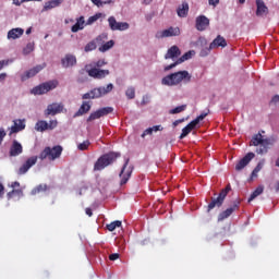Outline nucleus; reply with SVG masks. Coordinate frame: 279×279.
I'll return each instance as SVG.
<instances>
[{"label":"nucleus","mask_w":279,"mask_h":279,"mask_svg":"<svg viewBox=\"0 0 279 279\" xmlns=\"http://www.w3.org/2000/svg\"><path fill=\"white\" fill-rule=\"evenodd\" d=\"M14 195H17L19 197H23V190L17 189V190H12L7 194L8 199H12Z\"/></svg>","instance_id":"obj_39"},{"label":"nucleus","mask_w":279,"mask_h":279,"mask_svg":"<svg viewBox=\"0 0 279 279\" xmlns=\"http://www.w3.org/2000/svg\"><path fill=\"white\" fill-rule=\"evenodd\" d=\"M90 147V141L86 140L83 143H80L77 145L78 151H88V148Z\"/></svg>","instance_id":"obj_38"},{"label":"nucleus","mask_w":279,"mask_h":279,"mask_svg":"<svg viewBox=\"0 0 279 279\" xmlns=\"http://www.w3.org/2000/svg\"><path fill=\"white\" fill-rule=\"evenodd\" d=\"M47 191H49V185L41 183L31 191V195H39V193H47Z\"/></svg>","instance_id":"obj_31"},{"label":"nucleus","mask_w":279,"mask_h":279,"mask_svg":"<svg viewBox=\"0 0 279 279\" xmlns=\"http://www.w3.org/2000/svg\"><path fill=\"white\" fill-rule=\"evenodd\" d=\"M182 56V51H180V48L178 46H172L168 49L167 53L165 54L166 60H173L174 58H178Z\"/></svg>","instance_id":"obj_22"},{"label":"nucleus","mask_w":279,"mask_h":279,"mask_svg":"<svg viewBox=\"0 0 279 279\" xmlns=\"http://www.w3.org/2000/svg\"><path fill=\"white\" fill-rule=\"evenodd\" d=\"M57 87H58V81H49L34 87L31 90V93L32 95H47L49 90H53V88H57Z\"/></svg>","instance_id":"obj_6"},{"label":"nucleus","mask_w":279,"mask_h":279,"mask_svg":"<svg viewBox=\"0 0 279 279\" xmlns=\"http://www.w3.org/2000/svg\"><path fill=\"white\" fill-rule=\"evenodd\" d=\"M121 220H116L113 222H110L109 225H107V230H109V232H114V230H117V228H121Z\"/></svg>","instance_id":"obj_37"},{"label":"nucleus","mask_w":279,"mask_h":279,"mask_svg":"<svg viewBox=\"0 0 279 279\" xmlns=\"http://www.w3.org/2000/svg\"><path fill=\"white\" fill-rule=\"evenodd\" d=\"M63 69H71L77 64V57L75 54L68 53L61 59Z\"/></svg>","instance_id":"obj_14"},{"label":"nucleus","mask_w":279,"mask_h":279,"mask_svg":"<svg viewBox=\"0 0 279 279\" xmlns=\"http://www.w3.org/2000/svg\"><path fill=\"white\" fill-rule=\"evenodd\" d=\"M64 0H50L45 3L43 12H47L49 10H53V8H58Z\"/></svg>","instance_id":"obj_28"},{"label":"nucleus","mask_w":279,"mask_h":279,"mask_svg":"<svg viewBox=\"0 0 279 279\" xmlns=\"http://www.w3.org/2000/svg\"><path fill=\"white\" fill-rule=\"evenodd\" d=\"M97 49V44L95 41H90L85 46V51H95Z\"/></svg>","instance_id":"obj_45"},{"label":"nucleus","mask_w":279,"mask_h":279,"mask_svg":"<svg viewBox=\"0 0 279 279\" xmlns=\"http://www.w3.org/2000/svg\"><path fill=\"white\" fill-rule=\"evenodd\" d=\"M36 132H46V130H49V123L45 120H39L35 124Z\"/></svg>","instance_id":"obj_33"},{"label":"nucleus","mask_w":279,"mask_h":279,"mask_svg":"<svg viewBox=\"0 0 279 279\" xmlns=\"http://www.w3.org/2000/svg\"><path fill=\"white\" fill-rule=\"evenodd\" d=\"M177 14L180 16V19L186 17L189 15V3L183 2L181 7L178 8Z\"/></svg>","instance_id":"obj_32"},{"label":"nucleus","mask_w":279,"mask_h":279,"mask_svg":"<svg viewBox=\"0 0 279 279\" xmlns=\"http://www.w3.org/2000/svg\"><path fill=\"white\" fill-rule=\"evenodd\" d=\"M92 1V3H94V5H97V8H101V5H106V4H108V3H111L112 2V0H109V1H101V0H90Z\"/></svg>","instance_id":"obj_46"},{"label":"nucleus","mask_w":279,"mask_h":279,"mask_svg":"<svg viewBox=\"0 0 279 279\" xmlns=\"http://www.w3.org/2000/svg\"><path fill=\"white\" fill-rule=\"evenodd\" d=\"M279 102V95H275L272 98H271V104H278Z\"/></svg>","instance_id":"obj_59"},{"label":"nucleus","mask_w":279,"mask_h":279,"mask_svg":"<svg viewBox=\"0 0 279 279\" xmlns=\"http://www.w3.org/2000/svg\"><path fill=\"white\" fill-rule=\"evenodd\" d=\"M256 16H267L269 14V8L263 0H256Z\"/></svg>","instance_id":"obj_20"},{"label":"nucleus","mask_w":279,"mask_h":279,"mask_svg":"<svg viewBox=\"0 0 279 279\" xmlns=\"http://www.w3.org/2000/svg\"><path fill=\"white\" fill-rule=\"evenodd\" d=\"M180 34H181L180 27L170 26L168 29L157 32L155 37L158 38V39H160V38H171L173 36H180Z\"/></svg>","instance_id":"obj_9"},{"label":"nucleus","mask_w":279,"mask_h":279,"mask_svg":"<svg viewBox=\"0 0 279 279\" xmlns=\"http://www.w3.org/2000/svg\"><path fill=\"white\" fill-rule=\"evenodd\" d=\"M191 51L185 52L181 58H179L174 63L167 65L165 68V71H171V69H175V66H178V64H182V62H186V60H191Z\"/></svg>","instance_id":"obj_24"},{"label":"nucleus","mask_w":279,"mask_h":279,"mask_svg":"<svg viewBox=\"0 0 279 279\" xmlns=\"http://www.w3.org/2000/svg\"><path fill=\"white\" fill-rule=\"evenodd\" d=\"M210 48H205L203 50H201V56L202 58H206V56H208V53H210Z\"/></svg>","instance_id":"obj_51"},{"label":"nucleus","mask_w":279,"mask_h":279,"mask_svg":"<svg viewBox=\"0 0 279 279\" xmlns=\"http://www.w3.org/2000/svg\"><path fill=\"white\" fill-rule=\"evenodd\" d=\"M19 186H21V183H19V181H15V182H13V183L11 184V187H12V189H16V187H19Z\"/></svg>","instance_id":"obj_62"},{"label":"nucleus","mask_w":279,"mask_h":279,"mask_svg":"<svg viewBox=\"0 0 279 279\" xmlns=\"http://www.w3.org/2000/svg\"><path fill=\"white\" fill-rule=\"evenodd\" d=\"M119 256H120L119 253H113L109 255V260H118Z\"/></svg>","instance_id":"obj_54"},{"label":"nucleus","mask_w":279,"mask_h":279,"mask_svg":"<svg viewBox=\"0 0 279 279\" xmlns=\"http://www.w3.org/2000/svg\"><path fill=\"white\" fill-rule=\"evenodd\" d=\"M276 143L275 138L267 137L263 138V133L255 134L251 140V145H253L256 148V154L259 156H265L269 151V147Z\"/></svg>","instance_id":"obj_1"},{"label":"nucleus","mask_w":279,"mask_h":279,"mask_svg":"<svg viewBox=\"0 0 279 279\" xmlns=\"http://www.w3.org/2000/svg\"><path fill=\"white\" fill-rule=\"evenodd\" d=\"M85 23L86 21H84V16H80L76 20V23L72 26L71 32H73V34H77V32H80L81 29H84Z\"/></svg>","instance_id":"obj_29"},{"label":"nucleus","mask_w":279,"mask_h":279,"mask_svg":"<svg viewBox=\"0 0 279 279\" xmlns=\"http://www.w3.org/2000/svg\"><path fill=\"white\" fill-rule=\"evenodd\" d=\"M128 99H134L136 97V89L134 87H129L125 92Z\"/></svg>","instance_id":"obj_42"},{"label":"nucleus","mask_w":279,"mask_h":279,"mask_svg":"<svg viewBox=\"0 0 279 279\" xmlns=\"http://www.w3.org/2000/svg\"><path fill=\"white\" fill-rule=\"evenodd\" d=\"M208 3H209V5L217 8V5H219V0H208Z\"/></svg>","instance_id":"obj_56"},{"label":"nucleus","mask_w":279,"mask_h":279,"mask_svg":"<svg viewBox=\"0 0 279 279\" xmlns=\"http://www.w3.org/2000/svg\"><path fill=\"white\" fill-rule=\"evenodd\" d=\"M9 154L12 157L21 156V154H23V145H21L19 141L14 140L10 147Z\"/></svg>","instance_id":"obj_21"},{"label":"nucleus","mask_w":279,"mask_h":279,"mask_svg":"<svg viewBox=\"0 0 279 279\" xmlns=\"http://www.w3.org/2000/svg\"><path fill=\"white\" fill-rule=\"evenodd\" d=\"M112 112H114V108L112 107H104L98 109V114H100V118L108 117V114H112Z\"/></svg>","instance_id":"obj_36"},{"label":"nucleus","mask_w":279,"mask_h":279,"mask_svg":"<svg viewBox=\"0 0 279 279\" xmlns=\"http://www.w3.org/2000/svg\"><path fill=\"white\" fill-rule=\"evenodd\" d=\"M90 108H93V105H90V101H83L80 109L75 112V117H82L83 114H88V112H90Z\"/></svg>","instance_id":"obj_26"},{"label":"nucleus","mask_w":279,"mask_h":279,"mask_svg":"<svg viewBox=\"0 0 279 279\" xmlns=\"http://www.w3.org/2000/svg\"><path fill=\"white\" fill-rule=\"evenodd\" d=\"M96 119H101V116L99 114L98 110L89 114V117L87 118V123H90V121H96Z\"/></svg>","instance_id":"obj_43"},{"label":"nucleus","mask_w":279,"mask_h":279,"mask_svg":"<svg viewBox=\"0 0 279 279\" xmlns=\"http://www.w3.org/2000/svg\"><path fill=\"white\" fill-rule=\"evenodd\" d=\"M191 77L192 76L189 71L183 70L165 76L161 80V84L162 86H178L181 82L189 84L191 82Z\"/></svg>","instance_id":"obj_2"},{"label":"nucleus","mask_w":279,"mask_h":279,"mask_svg":"<svg viewBox=\"0 0 279 279\" xmlns=\"http://www.w3.org/2000/svg\"><path fill=\"white\" fill-rule=\"evenodd\" d=\"M276 192L278 193L279 192V181L277 182V185H276Z\"/></svg>","instance_id":"obj_64"},{"label":"nucleus","mask_w":279,"mask_h":279,"mask_svg":"<svg viewBox=\"0 0 279 279\" xmlns=\"http://www.w3.org/2000/svg\"><path fill=\"white\" fill-rule=\"evenodd\" d=\"M191 132H193L187 125L185 128L182 129V133L180 135V140L182 141V138H186V136H189V134H191Z\"/></svg>","instance_id":"obj_44"},{"label":"nucleus","mask_w":279,"mask_h":279,"mask_svg":"<svg viewBox=\"0 0 279 279\" xmlns=\"http://www.w3.org/2000/svg\"><path fill=\"white\" fill-rule=\"evenodd\" d=\"M117 158H121V153L110 151L100 156L94 165V171H104L106 167H110L117 161Z\"/></svg>","instance_id":"obj_3"},{"label":"nucleus","mask_w":279,"mask_h":279,"mask_svg":"<svg viewBox=\"0 0 279 279\" xmlns=\"http://www.w3.org/2000/svg\"><path fill=\"white\" fill-rule=\"evenodd\" d=\"M256 158V155L254 153H247L236 165H235V171H243L245 167L252 162Z\"/></svg>","instance_id":"obj_12"},{"label":"nucleus","mask_w":279,"mask_h":279,"mask_svg":"<svg viewBox=\"0 0 279 279\" xmlns=\"http://www.w3.org/2000/svg\"><path fill=\"white\" fill-rule=\"evenodd\" d=\"M36 162H38V157L36 156L29 157L17 170V175H25V173H27L29 169H32V167L36 165Z\"/></svg>","instance_id":"obj_11"},{"label":"nucleus","mask_w":279,"mask_h":279,"mask_svg":"<svg viewBox=\"0 0 279 279\" xmlns=\"http://www.w3.org/2000/svg\"><path fill=\"white\" fill-rule=\"evenodd\" d=\"M210 25V20L205 15H201L196 17V29L198 32H204Z\"/></svg>","instance_id":"obj_19"},{"label":"nucleus","mask_w":279,"mask_h":279,"mask_svg":"<svg viewBox=\"0 0 279 279\" xmlns=\"http://www.w3.org/2000/svg\"><path fill=\"white\" fill-rule=\"evenodd\" d=\"M231 186H230V184H228L227 186H226V189H222L221 191H220V193H219V195H218V199L223 204V202L226 201V197H228V193H230V191H231Z\"/></svg>","instance_id":"obj_35"},{"label":"nucleus","mask_w":279,"mask_h":279,"mask_svg":"<svg viewBox=\"0 0 279 279\" xmlns=\"http://www.w3.org/2000/svg\"><path fill=\"white\" fill-rule=\"evenodd\" d=\"M3 195H5V186L0 182V197H3Z\"/></svg>","instance_id":"obj_55"},{"label":"nucleus","mask_w":279,"mask_h":279,"mask_svg":"<svg viewBox=\"0 0 279 279\" xmlns=\"http://www.w3.org/2000/svg\"><path fill=\"white\" fill-rule=\"evenodd\" d=\"M186 110V105L178 106L169 111L170 114H180V112H184Z\"/></svg>","instance_id":"obj_40"},{"label":"nucleus","mask_w":279,"mask_h":279,"mask_svg":"<svg viewBox=\"0 0 279 279\" xmlns=\"http://www.w3.org/2000/svg\"><path fill=\"white\" fill-rule=\"evenodd\" d=\"M5 135H7L5 130L0 129V145L1 143H3V138H5Z\"/></svg>","instance_id":"obj_53"},{"label":"nucleus","mask_w":279,"mask_h":279,"mask_svg":"<svg viewBox=\"0 0 279 279\" xmlns=\"http://www.w3.org/2000/svg\"><path fill=\"white\" fill-rule=\"evenodd\" d=\"M58 128V120H50L48 123V130H56Z\"/></svg>","instance_id":"obj_49"},{"label":"nucleus","mask_w":279,"mask_h":279,"mask_svg":"<svg viewBox=\"0 0 279 279\" xmlns=\"http://www.w3.org/2000/svg\"><path fill=\"white\" fill-rule=\"evenodd\" d=\"M45 66H47V63H43L41 65H36L35 68L26 71L25 74L22 75L21 77L22 82H25L26 80H29V77H34L38 75V73H40V71H43Z\"/></svg>","instance_id":"obj_16"},{"label":"nucleus","mask_w":279,"mask_h":279,"mask_svg":"<svg viewBox=\"0 0 279 279\" xmlns=\"http://www.w3.org/2000/svg\"><path fill=\"white\" fill-rule=\"evenodd\" d=\"M180 123H184V119H179L173 122V126L177 128V125H180Z\"/></svg>","instance_id":"obj_60"},{"label":"nucleus","mask_w":279,"mask_h":279,"mask_svg":"<svg viewBox=\"0 0 279 279\" xmlns=\"http://www.w3.org/2000/svg\"><path fill=\"white\" fill-rule=\"evenodd\" d=\"M128 165H130V159H126L119 174V177L121 178V186H123V184H128L130 178H132V168H128Z\"/></svg>","instance_id":"obj_10"},{"label":"nucleus","mask_w":279,"mask_h":279,"mask_svg":"<svg viewBox=\"0 0 279 279\" xmlns=\"http://www.w3.org/2000/svg\"><path fill=\"white\" fill-rule=\"evenodd\" d=\"M107 62L104 59H100L94 63V69H101V66H106Z\"/></svg>","instance_id":"obj_47"},{"label":"nucleus","mask_w":279,"mask_h":279,"mask_svg":"<svg viewBox=\"0 0 279 279\" xmlns=\"http://www.w3.org/2000/svg\"><path fill=\"white\" fill-rule=\"evenodd\" d=\"M34 49H35V44H34V41L28 43V44L26 45V47L23 49L24 56H29V53H32V51H34Z\"/></svg>","instance_id":"obj_41"},{"label":"nucleus","mask_w":279,"mask_h":279,"mask_svg":"<svg viewBox=\"0 0 279 279\" xmlns=\"http://www.w3.org/2000/svg\"><path fill=\"white\" fill-rule=\"evenodd\" d=\"M114 85H112V83H109L106 87H95L92 90L83 94L82 99H99L105 95H108V93H112Z\"/></svg>","instance_id":"obj_4"},{"label":"nucleus","mask_w":279,"mask_h":279,"mask_svg":"<svg viewBox=\"0 0 279 279\" xmlns=\"http://www.w3.org/2000/svg\"><path fill=\"white\" fill-rule=\"evenodd\" d=\"M7 77H8L7 73H1L0 74V82H4Z\"/></svg>","instance_id":"obj_61"},{"label":"nucleus","mask_w":279,"mask_h":279,"mask_svg":"<svg viewBox=\"0 0 279 279\" xmlns=\"http://www.w3.org/2000/svg\"><path fill=\"white\" fill-rule=\"evenodd\" d=\"M263 169V163H257V166L254 168V170H255V173H258V172H260V170Z\"/></svg>","instance_id":"obj_58"},{"label":"nucleus","mask_w":279,"mask_h":279,"mask_svg":"<svg viewBox=\"0 0 279 279\" xmlns=\"http://www.w3.org/2000/svg\"><path fill=\"white\" fill-rule=\"evenodd\" d=\"M149 134H154V129H151V128H148V129H146L144 132H143V134H142V138H145L147 135H149Z\"/></svg>","instance_id":"obj_50"},{"label":"nucleus","mask_w":279,"mask_h":279,"mask_svg":"<svg viewBox=\"0 0 279 279\" xmlns=\"http://www.w3.org/2000/svg\"><path fill=\"white\" fill-rule=\"evenodd\" d=\"M218 47H228V41L221 35H218L209 45V49H218Z\"/></svg>","instance_id":"obj_23"},{"label":"nucleus","mask_w":279,"mask_h":279,"mask_svg":"<svg viewBox=\"0 0 279 279\" xmlns=\"http://www.w3.org/2000/svg\"><path fill=\"white\" fill-rule=\"evenodd\" d=\"M263 191H265V187L263 185L257 186L256 190L248 197V203L254 202V199H256L258 195H263Z\"/></svg>","instance_id":"obj_34"},{"label":"nucleus","mask_w":279,"mask_h":279,"mask_svg":"<svg viewBox=\"0 0 279 279\" xmlns=\"http://www.w3.org/2000/svg\"><path fill=\"white\" fill-rule=\"evenodd\" d=\"M25 130V119L13 120V125L11 126L10 136L12 134H19V132H23Z\"/></svg>","instance_id":"obj_18"},{"label":"nucleus","mask_w":279,"mask_h":279,"mask_svg":"<svg viewBox=\"0 0 279 279\" xmlns=\"http://www.w3.org/2000/svg\"><path fill=\"white\" fill-rule=\"evenodd\" d=\"M221 206H223V203L218 197H211V201L207 206V213H210L214 208H221Z\"/></svg>","instance_id":"obj_30"},{"label":"nucleus","mask_w":279,"mask_h":279,"mask_svg":"<svg viewBox=\"0 0 279 279\" xmlns=\"http://www.w3.org/2000/svg\"><path fill=\"white\" fill-rule=\"evenodd\" d=\"M208 117L207 112L201 113L196 119L192 120L189 124L187 128L191 129L192 131L199 125V121H204Z\"/></svg>","instance_id":"obj_27"},{"label":"nucleus","mask_w":279,"mask_h":279,"mask_svg":"<svg viewBox=\"0 0 279 279\" xmlns=\"http://www.w3.org/2000/svg\"><path fill=\"white\" fill-rule=\"evenodd\" d=\"M11 62H12V60L0 61V71H1V69H3V66H8V64H10Z\"/></svg>","instance_id":"obj_52"},{"label":"nucleus","mask_w":279,"mask_h":279,"mask_svg":"<svg viewBox=\"0 0 279 279\" xmlns=\"http://www.w3.org/2000/svg\"><path fill=\"white\" fill-rule=\"evenodd\" d=\"M62 146L57 145L54 147H46L40 154L39 159L40 160H57V158H60L62 156Z\"/></svg>","instance_id":"obj_5"},{"label":"nucleus","mask_w":279,"mask_h":279,"mask_svg":"<svg viewBox=\"0 0 279 279\" xmlns=\"http://www.w3.org/2000/svg\"><path fill=\"white\" fill-rule=\"evenodd\" d=\"M240 204L241 202L235 201L231 207L220 213L218 216L219 221H223L225 219H228V217H230L232 213H234L235 210H239Z\"/></svg>","instance_id":"obj_15"},{"label":"nucleus","mask_w":279,"mask_h":279,"mask_svg":"<svg viewBox=\"0 0 279 279\" xmlns=\"http://www.w3.org/2000/svg\"><path fill=\"white\" fill-rule=\"evenodd\" d=\"M108 40V35L107 34H101L96 38V45H101L99 47V51L102 53H106V51H109V49H112L114 47V40Z\"/></svg>","instance_id":"obj_7"},{"label":"nucleus","mask_w":279,"mask_h":279,"mask_svg":"<svg viewBox=\"0 0 279 279\" xmlns=\"http://www.w3.org/2000/svg\"><path fill=\"white\" fill-rule=\"evenodd\" d=\"M25 34V29L23 28H12L8 32V39L9 40H16L17 38H21Z\"/></svg>","instance_id":"obj_25"},{"label":"nucleus","mask_w":279,"mask_h":279,"mask_svg":"<svg viewBox=\"0 0 279 279\" xmlns=\"http://www.w3.org/2000/svg\"><path fill=\"white\" fill-rule=\"evenodd\" d=\"M99 16H101V14H96L94 16H90L88 20H87V25H93V23H95V21H99Z\"/></svg>","instance_id":"obj_48"},{"label":"nucleus","mask_w":279,"mask_h":279,"mask_svg":"<svg viewBox=\"0 0 279 279\" xmlns=\"http://www.w3.org/2000/svg\"><path fill=\"white\" fill-rule=\"evenodd\" d=\"M63 106L58 104V102H53L51 105H48L46 111H45V114L46 117H49V116H56V114H60V112H62L63 110Z\"/></svg>","instance_id":"obj_17"},{"label":"nucleus","mask_w":279,"mask_h":279,"mask_svg":"<svg viewBox=\"0 0 279 279\" xmlns=\"http://www.w3.org/2000/svg\"><path fill=\"white\" fill-rule=\"evenodd\" d=\"M89 77H94V80H104L107 75H110V70H101L99 68H92L87 70Z\"/></svg>","instance_id":"obj_13"},{"label":"nucleus","mask_w":279,"mask_h":279,"mask_svg":"<svg viewBox=\"0 0 279 279\" xmlns=\"http://www.w3.org/2000/svg\"><path fill=\"white\" fill-rule=\"evenodd\" d=\"M108 23L112 32H125L130 29V24L128 22H117L114 16H109Z\"/></svg>","instance_id":"obj_8"},{"label":"nucleus","mask_w":279,"mask_h":279,"mask_svg":"<svg viewBox=\"0 0 279 279\" xmlns=\"http://www.w3.org/2000/svg\"><path fill=\"white\" fill-rule=\"evenodd\" d=\"M153 132H162V125H155L151 128Z\"/></svg>","instance_id":"obj_57"},{"label":"nucleus","mask_w":279,"mask_h":279,"mask_svg":"<svg viewBox=\"0 0 279 279\" xmlns=\"http://www.w3.org/2000/svg\"><path fill=\"white\" fill-rule=\"evenodd\" d=\"M85 213H86V215H88V217H93V209L86 208Z\"/></svg>","instance_id":"obj_63"}]
</instances>
